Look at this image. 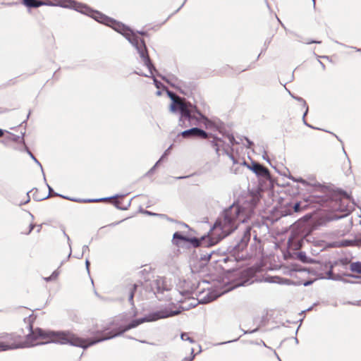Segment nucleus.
<instances>
[{
	"label": "nucleus",
	"instance_id": "obj_47",
	"mask_svg": "<svg viewBox=\"0 0 361 361\" xmlns=\"http://www.w3.org/2000/svg\"><path fill=\"white\" fill-rule=\"evenodd\" d=\"M28 153H29V154H30V157L34 160V159L35 158V157L32 154V152H28Z\"/></svg>",
	"mask_w": 361,
	"mask_h": 361
},
{
	"label": "nucleus",
	"instance_id": "obj_50",
	"mask_svg": "<svg viewBox=\"0 0 361 361\" xmlns=\"http://www.w3.org/2000/svg\"><path fill=\"white\" fill-rule=\"evenodd\" d=\"M4 135V130L0 128V137Z\"/></svg>",
	"mask_w": 361,
	"mask_h": 361
},
{
	"label": "nucleus",
	"instance_id": "obj_35",
	"mask_svg": "<svg viewBox=\"0 0 361 361\" xmlns=\"http://www.w3.org/2000/svg\"><path fill=\"white\" fill-rule=\"evenodd\" d=\"M312 43H315V44H320L321 42L320 41H316V40H312V41H310V42H307V44H312Z\"/></svg>",
	"mask_w": 361,
	"mask_h": 361
},
{
	"label": "nucleus",
	"instance_id": "obj_26",
	"mask_svg": "<svg viewBox=\"0 0 361 361\" xmlns=\"http://www.w3.org/2000/svg\"><path fill=\"white\" fill-rule=\"evenodd\" d=\"M119 202H115V204H116V207L119 209H122V210H125V209H127L128 207L130 206V202H128V205L126 207H121L120 206L119 204Z\"/></svg>",
	"mask_w": 361,
	"mask_h": 361
},
{
	"label": "nucleus",
	"instance_id": "obj_39",
	"mask_svg": "<svg viewBox=\"0 0 361 361\" xmlns=\"http://www.w3.org/2000/svg\"><path fill=\"white\" fill-rule=\"evenodd\" d=\"M145 214H148V215H152V216H155V215H157V214H155V213H152V212H149V211H145Z\"/></svg>",
	"mask_w": 361,
	"mask_h": 361
},
{
	"label": "nucleus",
	"instance_id": "obj_10",
	"mask_svg": "<svg viewBox=\"0 0 361 361\" xmlns=\"http://www.w3.org/2000/svg\"><path fill=\"white\" fill-rule=\"evenodd\" d=\"M159 76L161 77L162 80L166 81L171 87L176 89L181 90L183 87L185 86L183 81L178 79L176 75L173 74H169L166 75H159Z\"/></svg>",
	"mask_w": 361,
	"mask_h": 361
},
{
	"label": "nucleus",
	"instance_id": "obj_12",
	"mask_svg": "<svg viewBox=\"0 0 361 361\" xmlns=\"http://www.w3.org/2000/svg\"><path fill=\"white\" fill-rule=\"evenodd\" d=\"M54 195L60 196L64 199L70 200L68 197L61 195H59L58 193H54ZM121 196L122 195H116L110 197H104V198H99V199H87V200L71 199V200L72 201L78 202H99L106 201V200H111V199H115V198H117V197H121Z\"/></svg>",
	"mask_w": 361,
	"mask_h": 361
},
{
	"label": "nucleus",
	"instance_id": "obj_40",
	"mask_svg": "<svg viewBox=\"0 0 361 361\" xmlns=\"http://www.w3.org/2000/svg\"><path fill=\"white\" fill-rule=\"evenodd\" d=\"M63 233H64V235L67 238L70 249H71V244H70V238L65 232Z\"/></svg>",
	"mask_w": 361,
	"mask_h": 361
},
{
	"label": "nucleus",
	"instance_id": "obj_28",
	"mask_svg": "<svg viewBox=\"0 0 361 361\" xmlns=\"http://www.w3.org/2000/svg\"><path fill=\"white\" fill-rule=\"evenodd\" d=\"M46 185H47V188H48V189H49V195H48L46 197H44V199H47V198H48V197H49V195H50V193L53 191V189H52V188L49 185V184H48V183H46Z\"/></svg>",
	"mask_w": 361,
	"mask_h": 361
},
{
	"label": "nucleus",
	"instance_id": "obj_56",
	"mask_svg": "<svg viewBox=\"0 0 361 361\" xmlns=\"http://www.w3.org/2000/svg\"><path fill=\"white\" fill-rule=\"evenodd\" d=\"M276 18H277V20H278V21H279V22L282 25V26H283V23H281V21L280 20V19H279L278 17H276Z\"/></svg>",
	"mask_w": 361,
	"mask_h": 361
},
{
	"label": "nucleus",
	"instance_id": "obj_43",
	"mask_svg": "<svg viewBox=\"0 0 361 361\" xmlns=\"http://www.w3.org/2000/svg\"><path fill=\"white\" fill-rule=\"evenodd\" d=\"M123 221V220H122V221ZM121 221H118V222H114V223H112V224H109V226H114L118 225V224L119 223H121Z\"/></svg>",
	"mask_w": 361,
	"mask_h": 361
},
{
	"label": "nucleus",
	"instance_id": "obj_27",
	"mask_svg": "<svg viewBox=\"0 0 361 361\" xmlns=\"http://www.w3.org/2000/svg\"><path fill=\"white\" fill-rule=\"evenodd\" d=\"M173 145H170L169 147L164 152V154L161 156V159H164L165 156L169 154L170 150L171 149Z\"/></svg>",
	"mask_w": 361,
	"mask_h": 361
},
{
	"label": "nucleus",
	"instance_id": "obj_36",
	"mask_svg": "<svg viewBox=\"0 0 361 361\" xmlns=\"http://www.w3.org/2000/svg\"><path fill=\"white\" fill-rule=\"evenodd\" d=\"M85 265H86V269L87 270V271L89 272V266H90V262L88 259H86L85 261Z\"/></svg>",
	"mask_w": 361,
	"mask_h": 361
},
{
	"label": "nucleus",
	"instance_id": "obj_30",
	"mask_svg": "<svg viewBox=\"0 0 361 361\" xmlns=\"http://www.w3.org/2000/svg\"><path fill=\"white\" fill-rule=\"evenodd\" d=\"M299 257L300 259L304 262V258H305V253H302V252H300L299 253Z\"/></svg>",
	"mask_w": 361,
	"mask_h": 361
},
{
	"label": "nucleus",
	"instance_id": "obj_52",
	"mask_svg": "<svg viewBox=\"0 0 361 361\" xmlns=\"http://www.w3.org/2000/svg\"><path fill=\"white\" fill-rule=\"evenodd\" d=\"M353 49H355L357 51H361V49H357L356 47H352Z\"/></svg>",
	"mask_w": 361,
	"mask_h": 361
},
{
	"label": "nucleus",
	"instance_id": "obj_21",
	"mask_svg": "<svg viewBox=\"0 0 361 361\" xmlns=\"http://www.w3.org/2000/svg\"><path fill=\"white\" fill-rule=\"evenodd\" d=\"M290 179L296 183H301L304 185H307V181L305 180L302 179V178H296L292 177V178H290Z\"/></svg>",
	"mask_w": 361,
	"mask_h": 361
},
{
	"label": "nucleus",
	"instance_id": "obj_19",
	"mask_svg": "<svg viewBox=\"0 0 361 361\" xmlns=\"http://www.w3.org/2000/svg\"><path fill=\"white\" fill-rule=\"evenodd\" d=\"M136 287H137L136 285L133 286V287L130 290L129 297H128V300L131 303L132 305H133L134 290L136 288Z\"/></svg>",
	"mask_w": 361,
	"mask_h": 361
},
{
	"label": "nucleus",
	"instance_id": "obj_15",
	"mask_svg": "<svg viewBox=\"0 0 361 361\" xmlns=\"http://www.w3.org/2000/svg\"><path fill=\"white\" fill-rule=\"evenodd\" d=\"M23 4L28 8H38L44 4L39 0H22Z\"/></svg>",
	"mask_w": 361,
	"mask_h": 361
},
{
	"label": "nucleus",
	"instance_id": "obj_32",
	"mask_svg": "<svg viewBox=\"0 0 361 361\" xmlns=\"http://www.w3.org/2000/svg\"><path fill=\"white\" fill-rule=\"evenodd\" d=\"M89 250V247L87 245H83L82 247V255L86 252Z\"/></svg>",
	"mask_w": 361,
	"mask_h": 361
},
{
	"label": "nucleus",
	"instance_id": "obj_6",
	"mask_svg": "<svg viewBox=\"0 0 361 361\" xmlns=\"http://www.w3.org/2000/svg\"><path fill=\"white\" fill-rule=\"evenodd\" d=\"M171 284L169 280L163 276H157L152 282L151 288L154 294L162 293L171 289Z\"/></svg>",
	"mask_w": 361,
	"mask_h": 361
},
{
	"label": "nucleus",
	"instance_id": "obj_61",
	"mask_svg": "<svg viewBox=\"0 0 361 361\" xmlns=\"http://www.w3.org/2000/svg\"><path fill=\"white\" fill-rule=\"evenodd\" d=\"M349 276H351V277H353V278H357V276H355L354 275H352V274H350Z\"/></svg>",
	"mask_w": 361,
	"mask_h": 361
},
{
	"label": "nucleus",
	"instance_id": "obj_1",
	"mask_svg": "<svg viewBox=\"0 0 361 361\" xmlns=\"http://www.w3.org/2000/svg\"><path fill=\"white\" fill-rule=\"evenodd\" d=\"M144 322H149V314L140 319L131 321L124 326H120L114 333L110 332L102 337L95 339L82 338L70 331H44L41 329L32 330V325L28 324L29 334L26 336V341H23L22 336L16 333L0 334V350L7 351L18 348H24L30 345H42L47 343H58L60 344H70L73 346L84 349L97 343L109 340L120 336L124 332L137 327Z\"/></svg>",
	"mask_w": 361,
	"mask_h": 361
},
{
	"label": "nucleus",
	"instance_id": "obj_59",
	"mask_svg": "<svg viewBox=\"0 0 361 361\" xmlns=\"http://www.w3.org/2000/svg\"><path fill=\"white\" fill-rule=\"evenodd\" d=\"M41 226H39V228H37V232H39Z\"/></svg>",
	"mask_w": 361,
	"mask_h": 361
},
{
	"label": "nucleus",
	"instance_id": "obj_18",
	"mask_svg": "<svg viewBox=\"0 0 361 361\" xmlns=\"http://www.w3.org/2000/svg\"><path fill=\"white\" fill-rule=\"evenodd\" d=\"M180 338L183 341H188L191 343L195 342V341L191 337H190L188 334H187V333H182L180 335Z\"/></svg>",
	"mask_w": 361,
	"mask_h": 361
},
{
	"label": "nucleus",
	"instance_id": "obj_14",
	"mask_svg": "<svg viewBox=\"0 0 361 361\" xmlns=\"http://www.w3.org/2000/svg\"><path fill=\"white\" fill-rule=\"evenodd\" d=\"M71 6L74 8L75 10L82 13L89 14L90 8L87 6H84L81 4H78L75 1H71Z\"/></svg>",
	"mask_w": 361,
	"mask_h": 361
},
{
	"label": "nucleus",
	"instance_id": "obj_9",
	"mask_svg": "<svg viewBox=\"0 0 361 361\" xmlns=\"http://www.w3.org/2000/svg\"><path fill=\"white\" fill-rule=\"evenodd\" d=\"M180 135L182 137L185 138L190 137H197L203 139H207L208 137L207 133L198 128H192L190 129L184 130L180 133Z\"/></svg>",
	"mask_w": 361,
	"mask_h": 361
},
{
	"label": "nucleus",
	"instance_id": "obj_49",
	"mask_svg": "<svg viewBox=\"0 0 361 361\" xmlns=\"http://www.w3.org/2000/svg\"><path fill=\"white\" fill-rule=\"evenodd\" d=\"M246 140L249 145V147L251 146L252 145V142L251 141H250L247 138H246Z\"/></svg>",
	"mask_w": 361,
	"mask_h": 361
},
{
	"label": "nucleus",
	"instance_id": "obj_54",
	"mask_svg": "<svg viewBox=\"0 0 361 361\" xmlns=\"http://www.w3.org/2000/svg\"><path fill=\"white\" fill-rule=\"evenodd\" d=\"M232 171H233V172L235 173H237V171H238V169L236 168L235 169H231Z\"/></svg>",
	"mask_w": 361,
	"mask_h": 361
},
{
	"label": "nucleus",
	"instance_id": "obj_20",
	"mask_svg": "<svg viewBox=\"0 0 361 361\" xmlns=\"http://www.w3.org/2000/svg\"><path fill=\"white\" fill-rule=\"evenodd\" d=\"M328 279L334 280V281H343L344 282H346L347 281L345 279H343L340 275H334V276H329L327 277Z\"/></svg>",
	"mask_w": 361,
	"mask_h": 361
},
{
	"label": "nucleus",
	"instance_id": "obj_8",
	"mask_svg": "<svg viewBox=\"0 0 361 361\" xmlns=\"http://www.w3.org/2000/svg\"><path fill=\"white\" fill-rule=\"evenodd\" d=\"M222 293H219L208 288L200 293L198 295V301L200 303L206 304L209 303L217 298H219Z\"/></svg>",
	"mask_w": 361,
	"mask_h": 361
},
{
	"label": "nucleus",
	"instance_id": "obj_55",
	"mask_svg": "<svg viewBox=\"0 0 361 361\" xmlns=\"http://www.w3.org/2000/svg\"><path fill=\"white\" fill-rule=\"evenodd\" d=\"M138 33H139L140 35H145V32H138Z\"/></svg>",
	"mask_w": 361,
	"mask_h": 361
},
{
	"label": "nucleus",
	"instance_id": "obj_3",
	"mask_svg": "<svg viewBox=\"0 0 361 361\" xmlns=\"http://www.w3.org/2000/svg\"><path fill=\"white\" fill-rule=\"evenodd\" d=\"M91 16L94 20L112 27L115 31L121 33L126 37V39L136 49L140 59L149 69V74L152 75L153 71H155V68L149 59L144 40L138 37L130 27L126 26L123 23L105 16L99 12L91 11Z\"/></svg>",
	"mask_w": 361,
	"mask_h": 361
},
{
	"label": "nucleus",
	"instance_id": "obj_4",
	"mask_svg": "<svg viewBox=\"0 0 361 361\" xmlns=\"http://www.w3.org/2000/svg\"><path fill=\"white\" fill-rule=\"evenodd\" d=\"M312 201L333 212H345L342 216H346L353 207L350 197L341 191L326 190L323 195L312 197Z\"/></svg>",
	"mask_w": 361,
	"mask_h": 361
},
{
	"label": "nucleus",
	"instance_id": "obj_16",
	"mask_svg": "<svg viewBox=\"0 0 361 361\" xmlns=\"http://www.w3.org/2000/svg\"><path fill=\"white\" fill-rule=\"evenodd\" d=\"M288 93L294 99L300 102L301 105L305 109V111L303 114V117H305L308 113V106L307 105L305 100L302 97L294 96L290 91H288Z\"/></svg>",
	"mask_w": 361,
	"mask_h": 361
},
{
	"label": "nucleus",
	"instance_id": "obj_51",
	"mask_svg": "<svg viewBox=\"0 0 361 361\" xmlns=\"http://www.w3.org/2000/svg\"><path fill=\"white\" fill-rule=\"evenodd\" d=\"M181 227L188 228V226L185 224H181Z\"/></svg>",
	"mask_w": 361,
	"mask_h": 361
},
{
	"label": "nucleus",
	"instance_id": "obj_48",
	"mask_svg": "<svg viewBox=\"0 0 361 361\" xmlns=\"http://www.w3.org/2000/svg\"><path fill=\"white\" fill-rule=\"evenodd\" d=\"M319 63H320V65H321L322 68L323 69H325V66H324V64L322 61H319Z\"/></svg>",
	"mask_w": 361,
	"mask_h": 361
},
{
	"label": "nucleus",
	"instance_id": "obj_37",
	"mask_svg": "<svg viewBox=\"0 0 361 361\" xmlns=\"http://www.w3.org/2000/svg\"><path fill=\"white\" fill-rule=\"evenodd\" d=\"M34 227H35L34 224H30V229H29V231L27 233L28 234L31 233V231L33 230Z\"/></svg>",
	"mask_w": 361,
	"mask_h": 361
},
{
	"label": "nucleus",
	"instance_id": "obj_46",
	"mask_svg": "<svg viewBox=\"0 0 361 361\" xmlns=\"http://www.w3.org/2000/svg\"><path fill=\"white\" fill-rule=\"evenodd\" d=\"M162 159H161V157L159 159V160L155 164V165L154 166V168H156Z\"/></svg>",
	"mask_w": 361,
	"mask_h": 361
},
{
	"label": "nucleus",
	"instance_id": "obj_45",
	"mask_svg": "<svg viewBox=\"0 0 361 361\" xmlns=\"http://www.w3.org/2000/svg\"><path fill=\"white\" fill-rule=\"evenodd\" d=\"M229 157H230L231 159L233 161V164H235L236 163V161H235L233 156L232 154H230Z\"/></svg>",
	"mask_w": 361,
	"mask_h": 361
},
{
	"label": "nucleus",
	"instance_id": "obj_41",
	"mask_svg": "<svg viewBox=\"0 0 361 361\" xmlns=\"http://www.w3.org/2000/svg\"><path fill=\"white\" fill-rule=\"evenodd\" d=\"M51 276L54 278V279H56V278L57 277V276H58V273H57L56 271H54Z\"/></svg>",
	"mask_w": 361,
	"mask_h": 361
},
{
	"label": "nucleus",
	"instance_id": "obj_57",
	"mask_svg": "<svg viewBox=\"0 0 361 361\" xmlns=\"http://www.w3.org/2000/svg\"><path fill=\"white\" fill-rule=\"evenodd\" d=\"M155 168H154V166L150 169V171L149 172H152L154 170Z\"/></svg>",
	"mask_w": 361,
	"mask_h": 361
},
{
	"label": "nucleus",
	"instance_id": "obj_34",
	"mask_svg": "<svg viewBox=\"0 0 361 361\" xmlns=\"http://www.w3.org/2000/svg\"><path fill=\"white\" fill-rule=\"evenodd\" d=\"M305 117H303L302 116V121H303V123L305 125H306L307 126L310 127V128H314L312 126H310V124H308L306 121H305Z\"/></svg>",
	"mask_w": 361,
	"mask_h": 361
},
{
	"label": "nucleus",
	"instance_id": "obj_25",
	"mask_svg": "<svg viewBox=\"0 0 361 361\" xmlns=\"http://www.w3.org/2000/svg\"><path fill=\"white\" fill-rule=\"evenodd\" d=\"M228 139L229 140V143L233 146L235 144H237V142H235V140L233 137V135H228Z\"/></svg>",
	"mask_w": 361,
	"mask_h": 361
},
{
	"label": "nucleus",
	"instance_id": "obj_2",
	"mask_svg": "<svg viewBox=\"0 0 361 361\" xmlns=\"http://www.w3.org/2000/svg\"><path fill=\"white\" fill-rule=\"evenodd\" d=\"M255 207V201L253 200L251 203L247 204V207L233 204L224 211L222 217L217 219L208 235L199 239L188 238L180 232H176L173 235V242L178 245V240H180L190 242L194 247L212 246L235 230L239 223L247 221L252 214Z\"/></svg>",
	"mask_w": 361,
	"mask_h": 361
},
{
	"label": "nucleus",
	"instance_id": "obj_63",
	"mask_svg": "<svg viewBox=\"0 0 361 361\" xmlns=\"http://www.w3.org/2000/svg\"><path fill=\"white\" fill-rule=\"evenodd\" d=\"M71 255V251L70 252L68 257H70Z\"/></svg>",
	"mask_w": 361,
	"mask_h": 361
},
{
	"label": "nucleus",
	"instance_id": "obj_62",
	"mask_svg": "<svg viewBox=\"0 0 361 361\" xmlns=\"http://www.w3.org/2000/svg\"><path fill=\"white\" fill-rule=\"evenodd\" d=\"M140 342L143 343H147L145 341H140Z\"/></svg>",
	"mask_w": 361,
	"mask_h": 361
},
{
	"label": "nucleus",
	"instance_id": "obj_64",
	"mask_svg": "<svg viewBox=\"0 0 361 361\" xmlns=\"http://www.w3.org/2000/svg\"><path fill=\"white\" fill-rule=\"evenodd\" d=\"M312 1H313V3H314V4H315V0H312Z\"/></svg>",
	"mask_w": 361,
	"mask_h": 361
},
{
	"label": "nucleus",
	"instance_id": "obj_7",
	"mask_svg": "<svg viewBox=\"0 0 361 361\" xmlns=\"http://www.w3.org/2000/svg\"><path fill=\"white\" fill-rule=\"evenodd\" d=\"M242 165L246 166L247 169L251 170L257 176H260L267 179L270 178L269 169L257 162L252 161L251 164H249L244 161L242 163Z\"/></svg>",
	"mask_w": 361,
	"mask_h": 361
},
{
	"label": "nucleus",
	"instance_id": "obj_60",
	"mask_svg": "<svg viewBox=\"0 0 361 361\" xmlns=\"http://www.w3.org/2000/svg\"><path fill=\"white\" fill-rule=\"evenodd\" d=\"M322 58H324V59H329V56H322Z\"/></svg>",
	"mask_w": 361,
	"mask_h": 361
},
{
	"label": "nucleus",
	"instance_id": "obj_5",
	"mask_svg": "<svg viewBox=\"0 0 361 361\" xmlns=\"http://www.w3.org/2000/svg\"><path fill=\"white\" fill-rule=\"evenodd\" d=\"M168 94L173 101L170 107L171 111L174 112L178 109L180 113V123L187 120L190 125L196 126L201 122L208 121L207 118L202 115L195 106L185 99H175L174 94L171 92H168Z\"/></svg>",
	"mask_w": 361,
	"mask_h": 361
},
{
	"label": "nucleus",
	"instance_id": "obj_29",
	"mask_svg": "<svg viewBox=\"0 0 361 361\" xmlns=\"http://www.w3.org/2000/svg\"><path fill=\"white\" fill-rule=\"evenodd\" d=\"M154 83L157 88L160 87L161 82H159L156 78H154Z\"/></svg>",
	"mask_w": 361,
	"mask_h": 361
},
{
	"label": "nucleus",
	"instance_id": "obj_22",
	"mask_svg": "<svg viewBox=\"0 0 361 361\" xmlns=\"http://www.w3.org/2000/svg\"><path fill=\"white\" fill-rule=\"evenodd\" d=\"M195 357L194 349H191V355L190 357H184L181 361H192Z\"/></svg>",
	"mask_w": 361,
	"mask_h": 361
},
{
	"label": "nucleus",
	"instance_id": "obj_17",
	"mask_svg": "<svg viewBox=\"0 0 361 361\" xmlns=\"http://www.w3.org/2000/svg\"><path fill=\"white\" fill-rule=\"evenodd\" d=\"M350 269L353 272L361 274V262H353L350 265Z\"/></svg>",
	"mask_w": 361,
	"mask_h": 361
},
{
	"label": "nucleus",
	"instance_id": "obj_38",
	"mask_svg": "<svg viewBox=\"0 0 361 361\" xmlns=\"http://www.w3.org/2000/svg\"><path fill=\"white\" fill-rule=\"evenodd\" d=\"M334 274H333L332 271L331 270H329L328 272H327V277L329 276H334Z\"/></svg>",
	"mask_w": 361,
	"mask_h": 361
},
{
	"label": "nucleus",
	"instance_id": "obj_23",
	"mask_svg": "<svg viewBox=\"0 0 361 361\" xmlns=\"http://www.w3.org/2000/svg\"><path fill=\"white\" fill-rule=\"evenodd\" d=\"M34 161L40 167V169H41L42 175H43L44 180L46 182L45 174L44 173L42 164H40V162L36 158L34 159Z\"/></svg>",
	"mask_w": 361,
	"mask_h": 361
},
{
	"label": "nucleus",
	"instance_id": "obj_24",
	"mask_svg": "<svg viewBox=\"0 0 361 361\" xmlns=\"http://www.w3.org/2000/svg\"><path fill=\"white\" fill-rule=\"evenodd\" d=\"M293 210L295 212H300L302 209L300 207V202H296L293 206Z\"/></svg>",
	"mask_w": 361,
	"mask_h": 361
},
{
	"label": "nucleus",
	"instance_id": "obj_11",
	"mask_svg": "<svg viewBox=\"0 0 361 361\" xmlns=\"http://www.w3.org/2000/svg\"><path fill=\"white\" fill-rule=\"evenodd\" d=\"M250 228H246L244 231L243 236L240 238V241L233 247L235 252L243 251L247 245L250 239Z\"/></svg>",
	"mask_w": 361,
	"mask_h": 361
},
{
	"label": "nucleus",
	"instance_id": "obj_53",
	"mask_svg": "<svg viewBox=\"0 0 361 361\" xmlns=\"http://www.w3.org/2000/svg\"><path fill=\"white\" fill-rule=\"evenodd\" d=\"M187 176H180V177H177L176 178L177 179H182V178H186Z\"/></svg>",
	"mask_w": 361,
	"mask_h": 361
},
{
	"label": "nucleus",
	"instance_id": "obj_13",
	"mask_svg": "<svg viewBox=\"0 0 361 361\" xmlns=\"http://www.w3.org/2000/svg\"><path fill=\"white\" fill-rule=\"evenodd\" d=\"M361 245V235L351 240H342L340 243L341 246H352Z\"/></svg>",
	"mask_w": 361,
	"mask_h": 361
},
{
	"label": "nucleus",
	"instance_id": "obj_44",
	"mask_svg": "<svg viewBox=\"0 0 361 361\" xmlns=\"http://www.w3.org/2000/svg\"><path fill=\"white\" fill-rule=\"evenodd\" d=\"M53 279H54V278H53L51 276H49V277H47V278H45V280H46L47 281H51V280H53Z\"/></svg>",
	"mask_w": 361,
	"mask_h": 361
},
{
	"label": "nucleus",
	"instance_id": "obj_42",
	"mask_svg": "<svg viewBox=\"0 0 361 361\" xmlns=\"http://www.w3.org/2000/svg\"><path fill=\"white\" fill-rule=\"evenodd\" d=\"M312 281H306V282H305V283H304V286H309V285L312 284Z\"/></svg>",
	"mask_w": 361,
	"mask_h": 361
},
{
	"label": "nucleus",
	"instance_id": "obj_58",
	"mask_svg": "<svg viewBox=\"0 0 361 361\" xmlns=\"http://www.w3.org/2000/svg\"><path fill=\"white\" fill-rule=\"evenodd\" d=\"M41 226H39V228H37V232H39Z\"/></svg>",
	"mask_w": 361,
	"mask_h": 361
},
{
	"label": "nucleus",
	"instance_id": "obj_33",
	"mask_svg": "<svg viewBox=\"0 0 361 361\" xmlns=\"http://www.w3.org/2000/svg\"><path fill=\"white\" fill-rule=\"evenodd\" d=\"M305 117H303L302 116V121H303V123L305 125H306L307 126L310 127V128H314L312 126H310V124H308L306 121H305Z\"/></svg>",
	"mask_w": 361,
	"mask_h": 361
},
{
	"label": "nucleus",
	"instance_id": "obj_31",
	"mask_svg": "<svg viewBox=\"0 0 361 361\" xmlns=\"http://www.w3.org/2000/svg\"><path fill=\"white\" fill-rule=\"evenodd\" d=\"M136 74L139 75H144L145 77H149V74H143L142 73H141V71H135V72Z\"/></svg>",
	"mask_w": 361,
	"mask_h": 361
}]
</instances>
